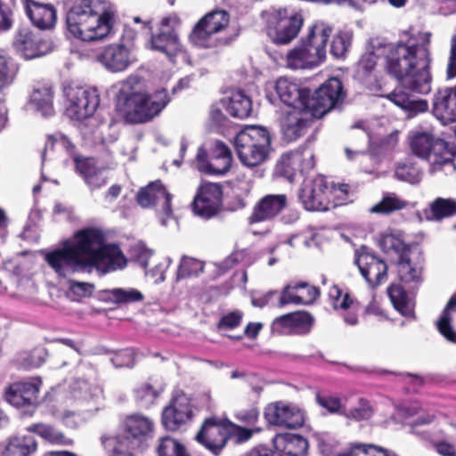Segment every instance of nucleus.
Here are the masks:
<instances>
[{
    "instance_id": "obj_56",
    "label": "nucleus",
    "mask_w": 456,
    "mask_h": 456,
    "mask_svg": "<svg viewBox=\"0 0 456 456\" xmlns=\"http://www.w3.org/2000/svg\"><path fill=\"white\" fill-rule=\"evenodd\" d=\"M384 45L375 47L373 52L364 53L359 62L360 67L365 69L367 72L372 70L377 63V59L379 55L385 54Z\"/></svg>"
},
{
    "instance_id": "obj_37",
    "label": "nucleus",
    "mask_w": 456,
    "mask_h": 456,
    "mask_svg": "<svg viewBox=\"0 0 456 456\" xmlns=\"http://www.w3.org/2000/svg\"><path fill=\"white\" fill-rule=\"evenodd\" d=\"M223 105L228 114L238 118L248 117L252 110L250 99L240 91L232 93Z\"/></svg>"
},
{
    "instance_id": "obj_53",
    "label": "nucleus",
    "mask_w": 456,
    "mask_h": 456,
    "mask_svg": "<svg viewBox=\"0 0 456 456\" xmlns=\"http://www.w3.org/2000/svg\"><path fill=\"white\" fill-rule=\"evenodd\" d=\"M373 413V410L369 402L361 399L358 403V405L352 408L349 411H344L343 415H345L347 419H353L354 420L360 421L368 419L371 417Z\"/></svg>"
},
{
    "instance_id": "obj_26",
    "label": "nucleus",
    "mask_w": 456,
    "mask_h": 456,
    "mask_svg": "<svg viewBox=\"0 0 456 456\" xmlns=\"http://www.w3.org/2000/svg\"><path fill=\"white\" fill-rule=\"evenodd\" d=\"M319 289L305 282L286 285L281 292L278 305L282 307L289 304L309 305L319 297Z\"/></svg>"
},
{
    "instance_id": "obj_45",
    "label": "nucleus",
    "mask_w": 456,
    "mask_h": 456,
    "mask_svg": "<svg viewBox=\"0 0 456 456\" xmlns=\"http://www.w3.org/2000/svg\"><path fill=\"white\" fill-rule=\"evenodd\" d=\"M398 275L403 282H419L421 276V268L413 265L407 254L400 256L398 261Z\"/></svg>"
},
{
    "instance_id": "obj_46",
    "label": "nucleus",
    "mask_w": 456,
    "mask_h": 456,
    "mask_svg": "<svg viewBox=\"0 0 456 456\" xmlns=\"http://www.w3.org/2000/svg\"><path fill=\"white\" fill-rule=\"evenodd\" d=\"M109 298L116 304H129L143 299L142 294L135 289L115 288L107 291Z\"/></svg>"
},
{
    "instance_id": "obj_35",
    "label": "nucleus",
    "mask_w": 456,
    "mask_h": 456,
    "mask_svg": "<svg viewBox=\"0 0 456 456\" xmlns=\"http://www.w3.org/2000/svg\"><path fill=\"white\" fill-rule=\"evenodd\" d=\"M37 448V442L32 436H15L6 441L1 456H31Z\"/></svg>"
},
{
    "instance_id": "obj_15",
    "label": "nucleus",
    "mask_w": 456,
    "mask_h": 456,
    "mask_svg": "<svg viewBox=\"0 0 456 456\" xmlns=\"http://www.w3.org/2000/svg\"><path fill=\"white\" fill-rule=\"evenodd\" d=\"M97 60L110 72L125 71L137 61L135 45L132 42L110 44L98 54Z\"/></svg>"
},
{
    "instance_id": "obj_42",
    "label": "nucleus",
    "mask_w": 456,
    "mask_h": 456,
    "mask_svg": "<svg viewBox=\"0 0 456 456\" xmlns=\"http://www.w3.org/2000/svg\"><path fill=\"white\" fill-rule=\"evenodd\" d=\"M456 311V295L447 303L440 319L437 321L439 332L450 342L456 343V330L452 328V314Z\"/></svg>"
},
{
    "instance_id": "obj_40",
    "label": "nucleus",
    "mask_w": 456,
    "mask_h": 456,
    "mask_svg": "<svg viewBox=\"0 0 456 456\" xmlns=\"http://www.w3.org/2000/svg\"><path fill=\"white\" fill-rule=\"evenodd\" d=\"M456 216V199L436 198L429 206L428 218L440 221Z\"/></svg>"
},
{
    "instance_id": "obj_39",
    "label": "nucleus",
    "mask_w": 456,
    "mask_h": 456,
    "mask_svg": "<svg viewBox=\"0 0 456 456\" xmlns=\"http://www.w3.org/2000/svg\"><path fill=\"white\" fill-rule=\"evenodd\" d=\"M161 392L162 388L155 387L148 382H142L134 387L133 395L134 402L139 407L148 409L154 404Z\"/></svg>"
},
{
    "instance_id": "obj_14",
    "label": "nucleus",
    "mask_w": 456,
    "mask_h": 456,
    "mask_svg": "<svg viewBox=\"0 0 456 456\" xmlns=\"http://www.w3.org/2000/svg\"><path fill=\"white\" fill-rule=\"evenodd\" d=\"M341 81L330 77L308 99L307 107L316 118H322L344 99Z\"/></svg>"
},
{
    "instance_id": "obj_9",
    "label": "nucleus",
    "mask_w": 456,
    "mask_h": 456,
    "mask_svg": "<svg viewBox=\"0 0 456 456\" xmlns=\"http://www.w3.org/2000/svg\"><path fill=\"white\" fill-rule=\"evenodd\" d=\"M411 148L415 155L427 159L434 171L444 166L454 167L453 153L448 144L429 133L422 132L413 135Z\"/></svg>"
},
{
    "instance_id": "obj_19",
    "label": "nucleus",
    "mask_w": 456,
    "mask_h": 456,
    "mask_svg": "<svg viewBox=\"0 0 456 456\" xmlns=\"http://www.w3.org/2000/svg\"><path fill=\"white\" fill-rule=\"evenodd\" d=\"M222 194V188L218 183H201L192 203L194 213L203 218L216 215L221 207Z\"/></svg>"
},
{
    "instance_id": "obj_41",
    "label": "nucleus",
    "mask_w": 456,
    "mask_h": 456,
    "mask_svg": "<svg viewBox=\"0 0 456 456\" xmlns=\"http://www.w3.org/2000/svg\"><path fill=\"white\" fill-rule=\"evenodd\" d=\"M387 98L395 105L409 112L410 116L425 112L428 110V102L425 100H414L402 92H393Z\"/></svg>"
},
{
    "instance_id": "obj_8",
    "label": "nucleus",
    "mask_w": 456,
    "mask_h": 456,
    "mask_svg": "<svg viewBox=\"0 0 456 456\" xmlns=\"http://www.w3.org/2000/svg\"><path fill=\"white\" fill-rule=\"evenodd\" d=\"M154 422L148 416L132 414L124 422L123 434L115 437V456H132L133 451L152 436Z\"/></svg>"
},
{
    "instance_id": "obj_61",
    "label": "nucleus",
    "mask_w": 456,
    "mask_h": 456,
    "mask_svg": "<svg viewBox=\"0 0 456 456\" xmlns=\"http://www.w3.org/2000/svg\"><path fill=\"white\" fill-rule=\"evenodd\" d=\"M259 411L256 408L252 407L248 410H241L236 413V419L243 422L246 425L251 426V428L256 427V424L258 421Z\"/></svg>"
},
{
    "instance_id": "obj_23",
    "label": "nucleus",
    "mask_w": 456,
    "mask_h": 456,
    "mask_svg": "<svg viewBox=\"0 0 456 456\" xmlns=\"http://www.w3.org/2000/svg\"><path fill=\"white\" fill-rule=\"evenodd\" d=\"M275 90L280 99L292 110L308 109L310 90L297 81L286 77H280L275 83Z\"/></svg>"
},
{
    "instance_id": "obj_25",
    "label": "nucleus",
    "mask_w": 456,
    "mask_h": 456,
    "mask_svg": "<svg viewBox=\"0 0 456 456\" xmlns=\"http://www.w3.org/2000/svg\"><path fill=\"white\" fill-rule=\"evenodd\" d=\"M314 118L316 117L309 109L291 110L286 115L281 126L284 139L291 142L301 137Z\"/></svg>"
},
{
    "instance_id": "obj_5",
    "label": "nucleus",
    "mask_w": 456,
    "mask_h": 456,
    "mask_svg": "<svg viewBox=\"0 0 456 456\" xmlns=\"http://www.w3.org/2000/svg\"><path fill=\"white\" fill-rule=\"evenodd\" d=\"M332 28L323 22L312 26L305 40L290 49L285 57V66L290 69H312L326 58V46Z\"/></svg>"
},
{
    "instance_id": "obj_48",
    "label": "nucleus",
    "mask_w": 456,
    "mask_h": 456,
    "mask_svg": "<svg viewBox=\"0 0 456 456\" xmlns=\"http://www.w3.org/2000/svg\"><path fill=\"white\" fill-rule=\"evenodd\" d=\"M157 452L159 456H190L182 444L168 436L160 440Z\"/></svg>"
},
{
    "instance_id": "obj_49",
    "label": "nucleus",
    "mask_w": 456,
    "mask_h": 456,
    "mask_svg": "<svg viewBox=\"0 0 456 456\" xmlns=\"http://www.w3.org/2000/svg\"><path fill=\"white\" fill-rule=\"evenodd\" d=\"M379 246L387 253L394 251L400 256L407 254L404 241L399 235L393 232L383 234L379 240Z\"/></svg>"
},
{
    "instance_id": "obj_34",
    "label": "nucleus",
    "mask_w": 456,
    "mask_h": 456,
    "mask_svg": "<svg viewBox=\"0 0 456 456\" xmlns=\"http://www.w3.org/2000/svg\"><path fill=\"white\" fill-rule=\"evenodd\" d=\"M73 159L76 163L77 170L92 190L99 189L106 184L108 177L105 172L95 167V162L93 159H80L74 156Z\"/></svg>"
},
{
    "instance_id": "obj_50",
    "label": "nucleus",
    "mask_w": 456,
    "mask_h": 456,
    "mask_svg": "<svg viewBox=\"0 0 456 456\" xmlns=\"http://www.w3.org/2000/svg\"><path fill=\"white\" fill-rule=\"evenodd\" d=\"M203 263L191 257L183 256L177 271L178 279L197 276L203 271Z\"/></svg>"
},
{
    "instance_id": "obj_38",
    "label": "nucleus",
    "mask_w": 456,
    "mask_h": 456,
    "mask_svg": "<svg viewBox=\"0 0 456 456\" xmlns=\"http://www.w3.org/2000/svg\"><path fill=\"white\" fill-rule=\"evenodd\" d=\"M387 293L393 305L398 312L403 316L413 317L414 302L400 285H391L387 289Z\"/></svg>"
},
{
    "instance_id": "obj_52",
    "label": "nucleus",
    "mask_w": 456,
    "mask_h": 456,
    "mask_svg": "<svg viewBox=\"0 0 456 456\" xmlns=\"http://www.w3.org/2000/svg\"><path fill=\"white\" fill-rule=\"evenodd\" d=\"M395 176L401 181L417 183L421 179V173L413 165L402 163L395 169Z\"/></svg>"
},
{
    "instance_id": "obj_30",
    "label": "nucleus",
    "mask_w": 456,
    "mask_h": 456,
    "mask_svg": "<svg viewBox=\"0 0 456 456\" xmlns=\"http://www.w3.org/2000/svg\"><path fill=\"white\" fill-rule=\"evenodd\" d=\"M287 196L285 194H269L262 198L255 206L250 216V222H262L269 220L286 207Z\"/></svg>"
},
{
    "instance_id": "obj_6",
    "label": "nucleus",
    "mask_w": 456,
    "mask_h": 456,
    "mask_svg": "<svg viewBox=\"0 0 456 456\" xmlns=\"http://www.w3.org/2000/svg\"><path fill=\"white\" fill-rule=\"evenodd\" d=\"M260 20L267 36L276 45H287L294 40L304 23L301 13L275 6L263 10Z\"/></svg>"
},
{
    "instance_id": "obj_47",
    "label": "nucleus",
    "mask_w": 456,
    "mask_h": 456,
    "mask_svg": "<svg viewBox=\"0 0 456 456\" xmlns=\"http://www.w3.org/2000/svg\"><path fill=\"white\" fill-rule=\"evenodd\" d=\"M18 72L16 65L6 56L0 55V92L8 88L15 80Z\"/></svg>"
},
{
    "instance_id": "obj_51",
    "label": "nucleus",
    "mask_w": 456,
    "mask_h": 456,
    "mask_svg": "<svg viewBox=\"0 0 456 456\" xmlns=\"http://www.w3.org/2000/svg\"><path fill=\"white\" fill-rule=\"evenodd\" d=\"M261 431L262 428L258 427L246 428L229 421V437L234 439L236 444L247 442L254 434Z\"/></svg>"
},
{
    "instance_id": "obj_1",
    "label": "nucleus",
    "mask_w": 456,
    "mask_h": 456,
    "mask_svg": "<svg viewBox=\"0 0 456 456\" xmlns=\"http://www.w3.org/2000/svg\"><path fill=\"white\" fill-rule=\"evenodd\" d=\"M45 260L60 277H69L75 273H92L94 270L105 274L125 268L127 259L115 244L105 243L103 232L95 227L77 231L61 247L45 256Z\"/></svg>"
},
{
    "instance_id": "obj_20",
    "label": "nucleus",
    "mask_w": 456,
    "mask_h": 456,
    "mask_svg": "<svg viewBox=\"0 0 456 456\" xmlns=\"http://www.w3.org/2000/svg\"><path fill=\"white\" fill-rule=\"evenodd\" d=\"M314 154L310 148L298 149L283 154L276 165V172L289 179L299 173H305L314 167Z\"/></svg>"
},
{
    "instance_id": "obj_13",
    "label": "nucleus",
    "mask_w": 456,
    "mask_h": 456,
    "mask_svg": "<svg viewBox=\"0 0 456 456\" xmlns=\"http://www.w3.org/2000/svg\"><path fill=\"white\" fill-rule=\"evenodd\" d=\"M40 378L10 385L4 393L5 400L26 415H32L39 404Z\"/></svg>"
},
{
    "instance_id": "obj_36",
    "label": "nucleus",
    "mask_w": 456,
    "mask_h": 456,
    "mask_svg": "<svg viewBox=\"0 0 456 456\" xmlns=\"http://www.w3.org/2000/svg\"><path fill=\"white\" fill-rule=\"evenodd\" d=\"M29 103L43 116H52L53 109V92L49 85L35 87L30 94Z\"/></svg>"
},
{
    "instance_id": "obj_57",
    "label": "nucleus",
    "mask_w": 456,
    "mask_h": 456,
    "mask_svg": "<svg viewBox=\"0 0 456 456\" xmlns=\"http://www.w3.org/2000/svg\"><path fill=\"white\" fill-rule=\"evenodd\" d=\"M94 286L89 282L69 281V290L77 297H86L92 295Z\"/></svg>"
},
{
    "instance_id": "obj_33",
    "label": "nucleus",
    "mask_w": 456,
    "mask_h": 456,
    "mask_svg": "<svg viewBox=\"0 0 456 456\" xmlns=\"http://www.w3.org/2000/svg\"><path fill=\"white\" fill-rule=\"evenodd\" d=\"M329 297L335 310L351 311L345 317V322L349 325H355L358 322L354 312L358 309V302L347 291L334 285L329 290Z\"/></svg>"
},
{
    "instance_id": "obj_16",
    "label": "nucleus",
    "mask_w": 456,
    "mask_h": 456,
    "mask_svg": "<svg viewBox=\"0 0 456 456\" xmlns=\"http://www.w3.org/2000/svg\"><path fill=\"white\" fill-rule=\"evenodd\" d=\"M329 186L322 176L305 180L299 192V199L306 210L325 211L330 208Z\"/></svg>"
},
{
    "instance_id": "obj_64",
    "label": "nucleus",
    "mask_w": 456,
    "mask_h": 456,
    "mask_svg": "<svg viewBox=\"0 0 456 456\" xmlns=\"http://www.w3.org/2000/svg\"><path fill=\"white\" fill-rule=\"evenodd\" d=\"M291 318L294 329H308L314 321L307 312L291 313Z\"/></svg>"
},
{
    "instance_id": "obj_7",
    "label": "nucleus",
    "mask_w": 456,
    "mask_h": 456,
    "mask_svg": "<svg viewBox=\"0 0 456 456\" xmlns=\"http://www.w3.org/2000/svg\"><path fill=\"white\" fill-rule=\"evenodd\" d=\"M235 148L243 165L258 166L266 160L270 152V133L262 126H248L236 135Z\"/></svg>"
},
{
    "instance_id": "obj_63",
    "label": "nucleus",
    "mask_w": 456,
    "mask_h": 456,
    "mask_svg": "<svg viewBox=\"0 0 456 456\" xmlns=\"http://www.w3.org/2000/svg\"><path fill=\"white\" fill-rule=\"evenodd\" d=\"M112 361L118 367H133L134 352L132 349L122 350L116 354Z\"/></svg>"
},
{
    "instance_id": "obj_22",
    "label": "nucleus",
    "mask_w": 456,
    "mask_h": 456,
    "mask_svg": "<svg viewBox=\"0 0 456 456\" xmlns=\"http://www.w3.org/2000/svg\"><path fill=\"white\" fill-rule=\"evenodd\" d=\"M192 409L190 398L179 394L172 398L162 411V424L167 429L176 430L191 419Z\"/></svg>"
},
{
    "instance_id": "obj_54",
    "label": "nucleus",
    "mask_w": 456,
    "mask_h": 456,
    "mask_svg": "<svg viewBox=\"0 0 456 456\" xmlns=\"http://www.w3.org/2000/svg\"><path fill=\"white\" fill-rule=\"evenodd\" d=\"M316 401L320 406L330 413H340L346 411L341 400L338 397L330 395H317Z\"/></svg>"
},
{
    "instance_id": "obj_10",
    "label": "nucleus",
    "mask_w": 456,
    "mask_h": 456,
    "mask_svg": "<svg viewBox=\"0 0 456 456\" xmlns=\"http://www.w3.org/2000/svg\"><path fill=\"white\" fill-rule=\"evenodd\" d=\"M230 23V14L224 10H215L205 14L193 27L189 40L199 47L217 45L216 35L225 30Z\"/></svg>"
},
{
    "instance_id": "obj_21",
    "label": "nucleus",
    "mask_w": 456,
    "mask_h": 456,
    "mask_svg": "<svg viewBox=\"0 0 456 456\" xmlns=\"http://www.w3.org/2000/svg\"><path fill=\"white\" fill-rule=\"evenodd\" d=\"M172 195L167 192L160 181L150 183L147 186L141 188L136 195V201L142 208H151L158 203L162 204L160 217L162 225H167V220L172 216L171 208Z\"/></svg>"
},
{
    "instance_id": "obj_58",
    "label": "nucleus",
    "mask_w": 456,
    "mask_h": 456,
    "mask_svg": "<svg viewBox=\"0 0 456 456\" xmlns=\"http://www.w3.org/2000/svg\"><path fill=\"white\" fill-rule=\"evenodd\" d=\"M99 392L97 387H92L86 380L77 381L73 387L74 396L82 399H87L95 395Z\"/></svg>"
},
{
    "instance_id": "obj_44",
    "label": "nucleus",
    "mask_w": 456,
    "mask_h": 456,
    "mask_svg": "<svg viewBox=\"0 0 456 456\" xmlns=\"http://www.w3.org/2000/svg\"><path fill=\"white\" fill-rule=\"evenodd\" d=\"M407 206V201L400 199L394 193L386 194L382 200L370 208L373 214H390L391 212L401 210Z\"/></svg>"
},
{
    "instance_id": "obj_17",
    "label": "nucleus",
    "mask_w": 456,
    "mask_h": 456,
    "mask_svg": "<svg viewBox=\"0 0 456 456\" xmlns=\"http://www.w3.org/2000/svg\"><path fill=\"white\" fill-rule=\"evenodd\" d=\"M229 438V420L209 418L203 423L196 439L214 454L218 455Z\"/></svg>"
},
{
    "instance_id": "obj_32",
    "label": "nucleus",
    "mask_w": 456,
    "mask_h": 456,
    "mask_svg": "<svg viewBox=\"0 0 456 456\" xmlns=\"http://www.w3.org/2000/svg\"><path fill=\"white\" fill-rule=\"evenodd\" d=\"M273 445L284 456H305L308 450L307 440L300 435L291 433L275 436Z\"/></svg>"
},
{
    "instance_id": "obj_2",
    "label": "nucleus",
    "mask_w": 456,
    "mask_h": 456,
    "mask_svg": "<svg viewBox=\"0 0 456 456\" xmlns=\"http://www.w3.org/2000/svg\"><path fill=\"white\" fill-rule=\"evenodd\" d=\"M430 33L423 34L425 45H385L386 69L401 85L415 93L431 91L430 53L428 44Z\"/></svg>"
},
{
    "instance_id": "obj_4",
    "label": "nucleus",
    "mask_w": 456,
    "mask_h": 456,
    "mask_svg": "<svg viewBox=\"0 0 456 456\" xmlns=\"http://www.w3.org/2000/svg\"><path fill=\"white\" fill-rule=\"evenodd\" d=\"M117 8L108 0H74L66 15L69 32L86 41H100L113 32Z\"/></svg>"
},
{
    "instance_id": "obj_43",
    "label": "nucleus",
    "mask_w": 456,
    "mask_h": 456,
    "mask_svg": "<svg viewBox=\"0 0 456 456\" xmlns=\"http://www.w3.org/2000/svg\"><path fill=\"white\" fill-rule=\"evenodd\" d=\"M27 430L28 432L36 433L43 439L48 441L51 444H71V440L67 438L63 433L58 431L53 427L44 424L37 423L33 424L28 427Z\"/></svg>"
},
{
    "instance_id": "obj_55",
    "label": "nucleus",
    "mask_w": 456,
    "mask_h": 456,
    "mask_svg": "<svg viewBox=\"0 0 456 456\" xmlns=\"http://www.w3.org/2000/svg\"><path fill=\"white\" fill-rule=\"evenodd\" d=\"M375 449L377 448L370 445L369 448L365 445H355L349 452L338 456H397L395 453L382 448H379L376 454H372Z\"/></svg>"
},
{
    "instance_id": "obj_12",
    "label": "nucleus",
    "mask_w": 456,
    "mask_h": 456,
    "mask_svg": "<svg viewBox=\"0 0 456 456\" xmlns=\"http://www.w3.org/2000/svg\"><path fill=\"white\" fill-rule=\"evenodd\" d=\"M66 114L77 121L92 117L97 110L100 98L94 88L71 86L65 89Z\"/></svg>"
},
{
    "instance_id": "obj_29",
    "label": "nucleus",
    "mask_w": 456,
    "mask_h": 456,
    "mask_svg": "<svg viewBox=\"0 0 456 456\" xmlns=\"http://www.w3.org/2000/svg\"><path fill=\"white\" fill-rule=\"evenodd\" d=\"M433 112L444 124L456 121V87L444 88L436 93Z\"/></svg>"
},
{
    "instance_id": "obj_31",
    "label": "nucleus",
    "mask_w": 456,
    "mask_h": 456,
    "mask_svg": "<svg viewBox=\"0 0 456 456\" xmlns=\"http://www.w3.org/2000/svg\"><path fill=\"white\" fill-rule=\"evenodd\" d=\"M151 45L153 50L163 53L172 61L175 57H186L176 32L159 31L158 35L151 37Z\"/></svg>"
},
{
    "instance_id": "obj_60",
    "label": "nucleus",
    "mask_w": 456,
    "mask_h": 456,
    "mask_svg": "<svg viewBox=\"0 0 456 456\" xmlns=\"http://www.w3.org/2000/svg\"><path fill=\"white\" fill-rule=\"evenodd\" d=\"M348 186L346 184H332L329 187L328 195L330 200V205L342 204V201L347 195Z\"/></svg>"
},
{
    "instance_id": "obj_24",
    "label": "nucleus",
    "mask_w": 456,
    "mask_h": 456,
    "mask_svg": "<svg viewBox=\"0 0 456 456\" xmlns=\"http://www.w3.org/2000/svg\"><path fill=\"white\" fill-rule=\"evenodd\" d=\"M354 262L362 277L371 286H377L386 280L387 265L375 255L364 250L356 252Z\"/></svg>"
},
{
    "instance_id": "obj_11",
    "label": "nucleus",
    "mask_w": 456,
    "mask_h": 456,
    "mask_svg": "<svg viewBox=\"0 0 456 456\" xmlns=\"http://www.w3.org/2000/svg\"><path fill=\"white\" fill-rule=\"evenodd\" d=\"M232 163L231 150L221 141L213 142L208 149L199 148L195 159L196 168L211 175H225L230 170Z\"/></svg>"
},
{
    "instance_id": "obj_18",
    "label": "nucleus",
    "mask_w": 456,
    "mask_h": 456,
    "mask_svg": "<svg viewBox=\"0 0 456 456\" xmlns=\"http://www.w3.org/2000/svg\"><path fill=\"white\" fill-rule=\"evenodd\" d=\"M265 419L270 425L297 428L305 422L304 412L296 405L283 402L269 403L265 409Z\"/></svg>"
},
{
    "instance_id": "obj_3",
    "label": "nucleus",
    "mask_w": 456,
    "mask_h": 456,
    "mask_svg": "<svg viewBox=\"0 0 456 456\" xmlns=\"http://www.w3.org/2000/svg\"><path fill=\"white\" fill-rule=\"evenodd\" d=\"M169 101L167 89L150 93L147 81L132 74L119 83L116 107L126 122L138 124L151 121L159 116Z\"/></svg>"
},
{
    "instance_id": "obj_27",
    "label": "nucleus",
    "mask_w": 456,
    "mask_h": 456,
    "mask_svg": "<svg viewBox=\"0 0 456 456\" xmlns=\"http://www.w3.org/2000/svg\"><path fill=\"white\" fill-rule=\"evenodd\" d=\"M22 4L28 17L36 27L40 29H50L54 27L57 15L53 5L34 0H23Z\"/></svg>"
},
{
    "instance_id": "obj_62",
    "label": "nucleus",
    "mask_w": 456,
    "mask_h": 456,
    "mask_svg": "<svg viewBox=\"0 0 456 456\" xmlns=\"http://www.w3.org/2000/svg\"><path fill=\"white\" fill-rule=\"evenodd\" d=\"M181 19L175 13H171L160 20L159 23V31H169V32H176V29L181 26Z\"/></svg>"
},
{
    "instance_id": "obj_59",
    "label": "nucleus",
    "mask_w": 456,
    "mask_h": 456,
    "mask_svg": "<svg viewBox=\"0 0 456 456\" xmlns=\"http://www.w3.org/2000/svg\"><path fill=\"white\" fill-rule=\"evenodd\" d=\"M242 262L245 264H250L252 259L248 249H241L234 251L229 256L223 263L225 268H231L236 264Z\"/></svg>"
},
{
    "instance_id": "obj_28",
    "label": "nucleus",
    "mask_w": 456,
    "mask_h": 456,
    "mask_svg": "<svg viewBox=\"0 0 456 456\" xmlns=\"http://www.w3.org/2000/svg\"><path fill=\"white\" fill-rule=\"evenodd\" d=\"M14 46L28 60L41 57L53 50L50 41L39 39L29 32H20L15 38Z\"/></svg>"
}]
</instances>
